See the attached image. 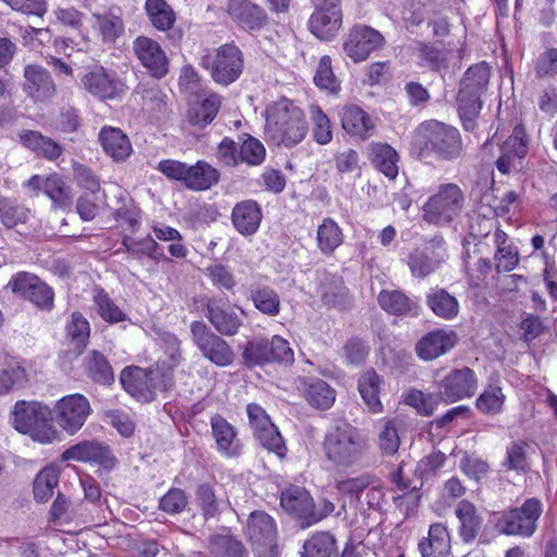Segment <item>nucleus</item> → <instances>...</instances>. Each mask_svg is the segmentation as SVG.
<instances>
[{
  "instance_id": "nucleus-51",
  "label": "nucleus",
  "mask_w": 557,
  "mask_h": 557,
  "mask_svg": "<svg viewBox=\"0 0 557 557\" xmlns=\"http://www.w3.org/2000/svg\"><path fill=\"white\" fill-rule=\"evenodd\" d=\"M211 557H247L242 542L228 535H216L210 542Z\"/></svg>"
},
{
  "instance_id": "nucleus-21",
  "label": "nucleus",
  "mask_w": 557,
  "mask_h": 557,
  "mask_svg": "<svg viewBox=\"0 0 557 557\" xmlns=\"http://www.w3.org/2000/svg\"><path fill=\"white\" fill-rule=\"evenodd\" d=\"M458 336L454 331L443 329L425 334L416 345V352L420 359L432 361L455 347Z\"/></svg>"
},
{
  "instance_id": "nucleus-58",
  "label": "nucleus",
  "mask_w": 557,
  "mask_h": 557,
  "mask_svg": "<svg viewBox=\"0 0 557 557\" xmlns=\"http://www.w3.org/2000/svg\"><path fill=\"white\" fill-rule=\"evenodd\" d=\"M505 394L502 387L496 385H488L484 392L476 399V408L485 414H496L500 412L504 403Z\"/></svg>"
},
{
  "instance_id": "nucleus-32",
  "label": "nucleus",
  "mask_w": 557,
  "mask_h": 557,
  "mask_svg": "<svg viewBox=\"0 0 557 557\" xmlns=\"http://www.w3.org/2000/svg\"><path fill=\"white\" fill-rule=\"evenodd\" d=\"M99 141L106 153L114 161L126 160L133 151L127 135L117 127H102L99 133Z\"/></svg>"
},
{
  "instance_id": "nucleus-13",
  "label": "nucleus",
  "mask_w": 557,
  "mask_h": 557,
  "mask_svg": "<svg viewBox=\"0 0 557 557\" xmlns=\"http://www.w3.org/2000/svg\"><path fill=\"white\" fill-rule=\"evenodd\" d=\"M205 307V317L216 333L223 336H234L239 332L243 319L228 300L215 297L207 298Z\"/></svg>"
},
{
  "instance_id": "nucleus-18",
  "label": "nucleus",
  "mask_w": 557,
  "mask_h": 557,
  "mask_svg": "<svg viewBox=\"0 0 557 557\" xmlns=\"http://www.w3.org/2000/svg\"><path fill=\"white\" fill-rule=\"evenodd\" d=\"M444 239L435 237L430 242V246L423 249H417L408 257V267L411 274L418 278H424L433 273L446 258L444 249Z\"/></svg>"
},
{
  "instance_id": "nucleus-52",
  "label": "nucleus",
  "mask_w": 557,
  "mask_h": 557,
  "mask_svg": "<svg viewBox=\"0 0 557 557\" xmlns=\"http://www.w3.org/2000/svg\"><path fill=\"white\" fill-rule=\"evenodd\" d=\"M322 301L329 307H342L345 305L348 296V289L345 287L342 277L332 275L321 285Z\"/></svg>"
},
{
  "instance_id": "nucleus-63",
  "label": "nucleus",
  "mask_w": 557,
  "mask_h": 557,
  "mask_svg": "<svg viewBox=\"0 0 557 557\" xmlns=\"http://www.w3.org/2000/svg\"><path fill=\"white\" fill-rule=\"evenodd\" d=\"M122 245L125 251L135 258H141L144 256L151 257L157 248V243L150 235L143 238H134L129 235H124L122 237Z\"/></svg>"
},
{
  "instance_id": "nucleus-61",
  "label": "nucleus",
  "mask_w": 557,
  "mask_h": 557,
  "mask_svg": "<svg viewBox=\"0 0 557 557\" xmlns=\"http://www.w3.org/2000/svg\"><path fill=\"white\" fill-rule=\"evenodd\" d=\"M419 59L432 71H441L447 67V52L431 44H419Z\"/></svg>"
},
{
  "instance_id": "nucleus-43",
  "label": "nucleus",
  "mask_w": 557,
  "mask_h": 557,
  "mask_svg": "<svg viewBox=\"0 0 557 557\" xmlns=\"http://www.w3.org/2000/svg\"><path fill=\"white\" fill-rule=\"evenodd\" d=\"M426 305L435 315L445 320L455 319L459 312L458 300L444 288L428 293Z\"/></svg>"
},
{
  "instance_id": "nucleus-20",
  "label": "nucleus",
  "mask_w": 557,
  "mask_h": 557,
  "mask_svg": "<svg viewBox=\"0 0 557 557\" xmlns=\"http://www.w3.org/2000/svg\"><path fill=\"white\" fill-rule=\"evenodd\" d=\"M144 9L154 29L168 33L174 44L181 41L183 32L175 28L176 13L165 0H146Z\"/></svg>"
},
{
  "instance_id": "nucleus-42",
  "label": "nucleus",
  "mask_w": 557,
  "mask_h": 557,
  "mask_svg": "<svg viewBox=\"0 0 557 557\" xmlns=\"http://www.w3.org/2000/svg\"><path fill=\"white\" fill-rule=\"evenodd\" d=\"M301 557H338L334 535L330 532H317L302 545Z\"/></svg>"
},
{
  "instance_id": "nucleus-34",
  "label": "nucleus",
  "mask_w": 557,
  "mask_h": 557,
  "mask_svg": "<svg viewBox=\"0 0 557 557\" xmlns=\"http://www.w3.org/2000/svg\"><path fill=\"white\" fill-rule=\"evenodd\" d=\"M300 391L308 404L320 410L331 408L336 398V392L321 379L304 380Z\"/></svg>"
},
{
  "instance_id": "nucleus-10",
  "label": "nucleus",
  "mask_w": 557,
  "mask_h": 557,
  "mask_svg": "<svg viewBox=\"0 0 557 557\" xmlns=\"http://www.w3.org/2000/svg\"><path fill=\"white\" fill-rule=\"evenodd\" d=\"M385 46L384 36L376 29L364 25L356 24L347 33L343 50L355 63L367 60L371 53Z\"/></svg>"
},
{
  "instance_id": "nucleus-15",
  "label": "nucleus",
  "mask_w": 557,
  "mask_h": 557,
  "mask_svg": "<svg viewBox=\"0 0 557 557\" xmlns=\"http://www.w3.org/2000/svg\"><path fill=\"white\" fill-rule=\"evenodd\" d=\"M81 83L85 90L102 100L117 98L126 91V85L117 74L103 66H96L86 72Z\"/></svg>"
},
{
  "instance_id": "nucleus-48",
  "label": "nucleus",
  "mask_w": 557,
  "mask_h": 557,
  "mask_svg": "<svg viewBox=\"0 0 557 557\" xmlns=\"http://www.w3.org/2000/svg\"><path fill=\"white\" fill-rule=\"evenodd\" d=\"M60 471L54 466L44 468L34 482V496L37 502L46 503L58 486Z\"/></svg>"
},
{
  "instance_id": "nucleus-5",
  "label": "nucleus",
  "mask_w": 557,
  "mask_h": 557,
  "mask_svg": "<svg viewBox=\"0 0 557 557\" xmlns=\"http://www.w3.org/2000/svg\"><path fill=\"white\" fill-rule=\"evenodd\" d=\"M199 64L214 83L226 87L243 74L244 54L235 44H224L215 49H205Z\"/></svg>"
},
{
  "instance_id": "nucleus-16",
  "label": "nucleus",
  "mask_w": 557,
  "mask_h": 557,
  "mask_svg": "<svg viewBox=\"0 0 557 557\" xmlns=\"http://www.w3.org/2000/svg\"><path fill=\"white\" fill-rule=\"evenodd\" d=\"M476 388L478 377L468 367L453 370L438 383L441 397L449 403L472 397Z\"/></svg>"
},
{
  "instance_id": "nucleus-46",
  "label": "nucleus",
  "mask_w": 557,
  "mask_h": 557,
  "mask_svg": "<svg viewBox=\"0 0 557 557\" xmlns=\"http://www.w3.org/2000/svg\"><path fill=\"white\" fill-rule=\"evenodd\" d=\"M480 95L472 94L459 89L457 96L458 112L462 121V125L467 131L474 127V120L482 109V100Z\"/></svg>"
},
{
  "instance_id": "nucleus-9",
  "label": "nucleus",
  "mask_w": 557,
  "mask_h": 557,
  "mask_svg": "<svg viewBox=\"0 0 557 557\" xmlns=\"http://www.w3.org/2000/svg\"><path fill=\"white\" fill-rule=\"evenodd\" d=\"M52 411L54 421L66 434L75 435L86 423L92 409L83 394H70L60 398Z\"/></svg>"
},
{
  "instance_id": "nucleus-23",
  "label": "nucleus",
  "mask_w": 557,
  "mask_h": 557,
  "mask_svg": "<svg viewBox=\"0 0 557 557\" xmlns=\"http://www.w3.org/2000/svg\"><path fill=\"white\" fill-rule=\"evenodd\" d=\"M24 90L35 101L50 100L57 91L50 73L40 65L29 64L24 69Z\"/></svg>"
},
{
  "instance_id": "nucleus-45",
  "label": "nucleus",
  "mask_w": 557,
  "mask_h": 557,
  "mask_svg": "<svg viewBox=\"0 0 557 557\" xmlns=\"http://www.w3.org/2000/svg\"><path fill=\"white\" fill-rule=\"evenodd\" d=\"M372 163L389 180H394L398 174V154L396 150L387 144H374L371 148Z\"/></svg>"
},
{
  "instance_id": "nucleus-19",
  "label": "nucleus",
  "mask_w": 557,
  "mask_h": 557,
  "mask_svg": "<svg viewBox=\"0 0 557 557\" xmlns=\"http://www.w3.org/2000/svg\"><path fill=\"white\" fill-rule=\"evenodd\" d=\"M61 460L95 462L104 468H112L115 463L110 448L96 441H83L69 447L62 453Z\"/></svg>"
},
{
  "instance_id": "nucleus-26",
  "label": "nucleus",
  "mask_w": 557,
  "mask_h": 557,
  "mask_svg": "<svg viewBox=\"0 0 557 557\" xmlns=\"http://www.w3.org/2000/svg\"><path fill=\"white\" fill-rule=\"evenodd\" d=\"M20 144L47 161H57L63 154V147L38 131L22 129L17 134Z\"/></svg>"
},
{
  "instance_id": "nucleus-39",
  "label": "nucleus",
  "mask_w": 557,
  "mask_h": 557,
  "mask_svg": "<svg viewBox=\"0 0 557 557\" xmlns=\"http://www.w3.org/2000/svg\"><path fill=\"white\" fill-rule=\"evenodd\" d=\"M382 380L374 370H367L358 380V389L361 398L371 413L383 411V405L380 400V389Z\"/></svg>"
},
{
  "instance_id": "nucleus-59",
  "label": "nucleus",
  "mask_w": 557,
  "mask_h": 557,
  "mask_svg": "<svg viewBox=\"0 0 557 557\" xmlns=\"http://www.w3.org/2000/svg\"><path fill=\"white\" fill-rule=\"evenodd\" d=\"M42 191L58 207L64 208L71 205L69 187L58 174H51L45 178V187Z\"/></svg>"
},
{
  "instance_id": "nucleus-64",
  "label": "nucleus",
  "mask_w": 557,
  "mask_h": 557,
  "mask_svg": "<svg viewBox=\"0 0 557 557\" xmlns=\"http://www.w3.org/2000/svg\"><path fill=\"white\" fill-rule=\"evenodd\" d=\"M66 333L76 347H85L89 338V322L78 312L71 315L66 325Z\"/></svg>"
},
{
  "instance_id": "nucleus-54",
  "label": "nucleus",
  "mask_w": 557,
  "mask_h": 557,
  "mask_svg": "<svg viewBox=\"0 0 557 557\" xmlns=\"http://www.w3.org/2000/svg\"><path fill=\"white\" fill-rule=\"evenodd\" d=\"M166 360H159L153 368L148 369L149 385L152 389V400L158 392H168L174 386L173 371L165 369Z\"/></svg>"
},
{
  "instance_id": "nucleus-12",
  "label": "nucleus",
  "mask_w": 557,
  "mask_h": 557,
  "mask_svg": "<svg viewBox=\"0 0 557 557\" xmlns=\"http://www.w3.org/2000/svg\"><path fill=\"white\" fill-rule=\"evenodd\" d=\"M132 50L150 76L161 79L169 73V58L153 38L144 35L136 37L132 44Z\"/></svg>"
},
{
  "instance_id": "nucleus-38",
  "label": "nucleus",
  "mask_w": 557,
  "mask_h": 557,
  "mask_svg": "<svg viewBox=\"0 0 557 557\" xmlns=\"http://www.w3.org/2000/svg\"><path fill=\"white\" fill-rule=\"evenodd\" d=\"M184 186L188 189L202 191L216 185L220 180L219 171L206 161L199 160L188 165Z\"/></svg>"
},
{
  "instance_id": "nucleus-4",
  "label": "nucleus",
  "mask_w": 557,
  "mask_h": 557,
  "mask_svg": "<svg viewBox=\"0 0 557 557\" xmlns=\"http://www.w3.org/2000/svg\"><path fill=\"white\" fill-rule=\"evenodd\" d=\"M12 425L40 444H51L59 437L52 423V411L40 401L18 400L12 411Z\"/></svg>"
},
{
  "instance_id": "nucleus-30",
  "label": "nucleus",
  "mask_w": 557,
  "mask_h": 557,
  "mask_svg": "<svg viewBox=\"0 0 557 557\" xmlns=\"http://www.w3.org/2000/svg\"><path fill=\"white\" fill-rule=\"evenodd\" d=\"M380 307L392 315H418L419 304L399 289H383L377 295Z\"/></svg>"
},
{
  "instance_id": "nucleus-41",
  "label": "nucleus",
  "mask_w": 557,
  "mask_h": 557,
  "mask_svg": "<svg viewBox=\"0 0 557 557\" xmlns=\"http://www.w3.org/2000/svg\"><path fill=\"white\" fill-rule=\"evenodd\" d=\"M220 107L221 96L215 92L206 94L200 102L189 108L187 119L194 126L203 127L214 120Z\"/></svg>"
},
{
  "instance_id": "nucleus-55",
  "label": "nucleus",
  "mask_w": 557,
  "mask_h": 557,
  "mask_svg": "<svg viewBox=\"0 0 557 557\" xmlns=\"http://www.w3.org/2000/svg\"><path fill=\"white\" fill-rule=\"evenodd\" d=\"M443 400L441 393L425 394L418 389H411L405 395V404L413 407L422 416H431L436 409L440 401Z\"/></svg>"
},
{
  "instance_id": "nucleus-24",
  "label": "nucleus",
  "mask_w": 557,
  "mask_h": 557,
  "mask_svg": "<svg viewBox=\"0 0 557 557\" xmlns=\"http://www.w3.org/2000/svg\"><path fill=\"white\" fill-rule=\"evenodd\" d=\"M210 426L218 451L226 458L238 457L243 445L237 436L236 429L220 414L211 418Z\"/></svg>"
},
{
  "instance_id": "nucleus-60",
  "label": "nucleus",
  "mask_w": 557,
  "mask_h": 557,
  "mask_svg": "<svg viewBox=\"0 0 557 557\" xmlns=\"http://www.w3.org/2000/svg\"><path fill=\"white\" fill-rule=\"evenodd\" d=\"M239 162L247 163L248 165H260L265 158V148L261 141L249 136L245 139L238 148Z\"/></svg>"
},
{
  "instance_id": "nucleus-7",
  "label": "nucleus",
  "mask_w": 557,
  "mask_h": 557,
  "mask_svg": "<svg viewBox=\"0 0 557 557\" xmlns=\"http://www.w3.org/2000/svg\"><path fill=\"white\" fill-rule=\"evenodd\" d=\"M543 512V504L537 498H528L520 507H512L500 512L495 528L499 534L507 536L531 537Z\"/></svg>"
},
{
  "instance_id": "nucleus-17",
  "label": "nucleus",
  "mask_w": 557,
  "mask_h": 557,
  "mask_svg": "<svg viewBox=\"0 0 557 557\" xmlns=\"http://www.w3.org/2000/svg\"><path fill=\"white\" fill-rule=\"evenodd\" d=\"M8 286L39 308H50L53 302V290L38 276L27 272L14 275Z\"/></svg>"
},
{
  "instance_id": "nucleus-50",
  "label": "nucleus",
  "mask_w": 557,
  "mask_h": 557,
  "mask_svg": "<svg viewBox=\"0 0 557 557\" xmlns=\"http://www.w3.org/2000/svg\"><path fill=\"white\" fill-rule=\"evenodd\" d=\"M94 304L98 314L108 323H119L126 320L125 312L103 290L97 289L94 295Z\"/></svg>"
},
{
  "instance_id": "nucleus-37",
  "label": "nucleus",
  "mask_w": 557,
  "mask_h": 557,
  "mask_svg": "<svg viewBox=\"0 0 557 557\" xmlns=\"http://www.w3.org/2000/svg\"><path fill=\"white\" fill-rule=\"evenodd\" d=\"M456 517L460 522L459 535L465 543H471L479 534L483 519L478 513L475 506L468 502L461 500L455 509Z\"/></svg>"
},
{
  "instance_id": "nucleus-47",
  "label": "nucleus",
  "mask_w": 557,
  "mask_h": 557,
  "mask_svg": "<svg viewBox=\"0 0 557 557\" xmlns=\"http://www.w3.org/2000/svg\"><path fill=\"white\" fill-rule=\"evenodd\" d=\"M86 369L89 377L99 384L110 385L114 382V374L107 358L99 351H91L87 357Z\"/></svg>"
},
{
  "instance_id": "nucleus-53",
  "label": "nucleus",
  "mask_w": 557,
  "mask_h": 557,
  "mask_svg": "<svg viewBox=\"0 0 557 557\" xmlns=\"http://www.w3.org/2000/svg\"><path fill=\"white\" fill-rule=\"evenodd\" d=\"M310 120L313 140L319 145L331 143L333 138L332 124L319 106L312 104L310 107Z\"/></svg>"
},
{
  "instance_id": "nucleus-62",
  "label": "nucleus",
  "mask_w": 557,
  "mask_h": 557,
  "mask_svg": "<svg viewBox=\"0 0 557 557\" xmlns=\"http://www.w3.org/2000/svg\"><path fill=\"white\" fill-rule=\"evenodd\" d=\"M243 358L248 367L270 363L269 341L256 339L246 345Z\"/></svg>"
},
{
  "instance_id": "nucleus-3",
  "label": "nucleus",
  "mask_w": 557,
  "mask_h": 557,
  "mask_svg": "<svg viewBox=\"0 0 557 557\" xmlns=\"http://www.w3.org/2000/svg\"><path fill=\"white\" fill-rule=\"evenodd\" d=\"M265 127L270 138L285 147L298 145L308 131L304 112L285 98L268 108Z\"/></svg>"
},
{
  "instance_id": "nucleus-25",
  "label": "nucleus",
  "mask_w": 557,
  "mask_h": 557,
  "mask_svg": "<svg viewBox=\"0 0 557 557\" xmlns=\"http://www.w3.org/2000/svg\"><path fill=\"white\" fill-rule=\"evenodd\" d=\"M263 214L260 205L252 199L237 202L231 213L233 227L243 236L256 234L260 227Z\"/></svg>"
},
{
  "instance_id": "nucleus-35",
  "label": "nucleus",
  "mask_w": 557,
  "mask_h": 557,
  "mask_svg": "<svg viewBox=\"0 0 557 557\" xmlns=\"http://www.w3.org/2000/svg\"><path fill=\"white\" fill-rule=\"evenodd\" d=\"M317 247L319 251L331 257L344 243V233L338 223L332 218H324L317 227Z\"/></svg>"
},
{
  "instance_id": "nucleus-40",
  "label": "nucleus",
  "mask_w": 557,
  "mask_h": 557,
  "mask_svg": "<svg viewBox=\"0 0 557 557\" xmlns=\"http://www.w3.org/2000/svg\"><path fill=\"white\" fill-rule=\"evenodd\" d=\"M308 27L320 40H330L342 27V12H313L309 17Z\"/></svg>"
},
{
  "instance_id": "nucleus-57",
  "label": "nucleus",
  "mask_w": 557,
  "mask_h": 557,
  "mask_svg": "<svg viewBox=\"0 0 557 557\" xmlns=\"http://www.w3.org/2000/svg\"><path fill=\"white\" fill-rule=\"evenodd\" d=\"M255 437L270 453H274L280 459L286 456L287 447L274 423L256 432Z\"/></svg>"
},
{
  "instance_id": "nucleus-2",
  "label": "nucleus",
  "mask_w": 557,
  "mask_h": 557,
  "mask_svg": "<svg viewBox=\"0 0 557 557\" xmlns=\"http://www.w3.org/2000/svg\"><path fill=\"white\" fill-rule=\"evenodd\" d=\"M413 147L421 159L434 156L440 160L451 161L461 156L462 140L456 127L430 120L417 127Z\"/></svg>"
},
{
  "instance_id": "nucleus-56",
  "label": "nucleus",
  "mask_w": 557,
  "mask_h": 557,
  "mask_svg": "<svg viewBox=\"0 0 557 557\" xmlns=\"http://www.w3.org/2000/svg\"><path fill=\"white\" fill-rule=\"evenodd\" d=\"M372 483H374V475L362 474L338 481L336 488L339 494L355 497L358 503L363 506L362 495Z\"/></svg>"
},
{
  "instance_id": "nucleus-14",
  "label": "nucleus",
  "mask_w": 557,
  "mask_h": 557,
  "mask_svg": "<svg viewBox=\"0 0 557 557\" xmlns=\"http://www.w3.org/2000/svg\"><path fill=\"white\" fill-rule=\"evenodd\" d=\"M282 508L295 516L302 528L310 527L322 519V516L315 511L313 498L309 492L300 486H289L281 494Z\"/></svg>"
},
{
  "instance_id": "nucleus-22",
  "label": "nucleus",
  "mask_w": 557,
  "mask_h": 557,
  "mask_svg": "<svg viewBox=\"0 0 557 557\" xmlns=\"http://www.w3.org/2000/svg\"><path fill=\"white\" fill-rule=\"evenodd\" d=\"M499 156L495 162L497 170L503 174H508L515 166L517 160L522 159L528 152V140L525 131L518 125L512 134L498 146Z\"/></svg>"
},
{
  "instance_id": "nucleus-49",
  "label": "nucleus",
  "mask_w": 557,
  "mask_h": 557,
  "mask_svg": "<svg viewBox=\"0 0 557 557\" xmlns=\"http://www.w3.org/2000/svg\"><path fill=\"white\" fill-rule=\"evenodd\" d=\"M250 299L252 300L255 308L263 314L276 317L280 313V296L274 289L268 286L258 287L251 290Z\"/></svg>"
},
{
  "instance_id": "nucleus-28",
  "label": "nucleus",
  "mask_w": 557,
  "mask_h": 557,
  "mask_svg": "<svg viewBox=\"0 0 557 557\" xmlns=\"http://www.w3.org/2000/svg\"><path fill=\"white\" fill-rule=\"evenodd\" d=\"M344 131L352 137L366 139L373 135L374 123L367 112L356 104L345 106L341 112Z\"/></svg>"
},
{
  "instance_id": "nucleus-8",
  "label": "nucleus",
  "mask_w": 557,
  "mask_h": 557,
  "mask_svg": "<svg viewBox=\"0 0 557 557\" xmlns=\"http://www.w3.org/2000/svg\"><path fill=\"white\" fill-rule=\"evenodd\" d=\"M190 333L195 346L210 362L216 367H227L234 362L235 354L232 347L205 322L193 321Z\"/></svg>"
},
{
  "instance_id": "nucleus-36",
  "label": "nucleus",
  "mask_w": 557,
  "mask_h": 557,
  "mask_svg": "<svg viewBox=\"0 0 557 557\" xmlns=\"http://www.w3.org/2000/svg\"><path fill=\"white\" fill-rule=\"evenodd\" d=\"M533 453V443L523 440L513 441L506 448L503 467L508 471L524 474L531 469L530 457Z\"/></svg>"
},
{
  "instance_id": "nucleus-11",
  "label": "nucleus",
  "mask_w": 557,
  "mask_h": 557,
  "mask_svg": "<svg viewBox=\"0 0 557 557\" xmlns=\"http://www.w3.org/2000/svg\"><path fill=\"white\" fill-rule=\"evenodd\" d=\"M247 533L258 557H277L276 525L264 511H253L247 521Z\"/></svg>"
},
{
  "instance_id": "nucleus-29",
  "label": "nucleus",
  "mask_w": 557,
  "mask_h": 557,
  "mask_svg": "<svg viewBox=\"0 0 557 557\" xmlns=\"http://www.w3.org/2000/svg\"><path fill=\"white\" fill-rule=\"evenodd\" d=\"M120 382L123 388L137 400L143 403L152 401L148 369L127 367L121 372Z\"/></svg>"
},
{
  "instance_id": "nucleus-33",
  "label": "nucleus",
  "mask_w": 557,
  "mask_h": 557,
  "mask_svg": "<svg viewBox=\"0 0 557 557\" xmlns=\"http://www.w3.org/2000/svg\"><path fill=\"white\" fill-rule=\"evenodd\" d=\"M422 557H447L450 553V536L442 523H433L429 528L428 537L419 543Z\"/></svg>"
},
{
  "instance_id": "nucleus-1",
  "label": "nucleus",
  "mask_w": 557,
  "mask_h": 557,
  "mask_svg": "<svg viewBox=\"0 0 557 557\" xmlns=\"http://www.w3.org/2000/svg\"><path fill=\"white\" fill-rule=\"evenodd\" d=\"M322 448L326 460L332 466L348 469L364 458L369 443L358 428L346 421H339L326 431Z\"/></svg>"
},
{
  "instance_id": "nucleus-6",
  "label": "nucleus",
  "mask_w": 557,
  "mask_h": 557,
  "mask_svg": "<svg viewBox=\"0 0 557 557\" xmlns=\"http://www.w3.org/2000/svg\"><path fill=\"white\" fill-rule=\"evenodd\" d=\"M465 202V194L457 184H442L422 206V218L430 224L448 226L460 216Z\"/></svg>"
},
{
  "instance_id": "nucleus-44",
  "label": "nucleus",
  "mask_w": 557,
  "mask_h": 557,
  "mask_svg": "<svg viewBox=\"0 0 557 557\" xmlns=\"http://www.w3.org/2000/svg\"><path fill=\"white\" fill-rule=\"evenodd\" d=\"M490 76V66L485 62L474 64L463 74L459 89L483 96L487 90Z\"/></svg>"
},
{
  "instance_id": "nucleus-31",
  "label": "nucleus",
  "mask_w": 557,
  "mask_h": 557,
  "mask_svg": "<svg viewBox=\"0 0 557 557\" xmlns=\"http://www.w3.org/2000/svg\"><path fill=\"white\" fill-rule=\"evenodd\" d=\"M228 13L242 27L258 30L267 23L265 12L258 5L246 0H232Z\"/></svg>"
},
{
  "instance_id": "nucleus-27",
  "label": "nucleus",
  "mask_w": 557,
  "mask_h": 557,
  "mask_svg": "<svg viewBox=\"0 0 557 557\" xmlns=\"http://www.w3.org/2000/svg\"><path fill=\"white\" fill-rule=\"evenodd\" d=\"M92 28L103 44L113 45L124 34L125 24L120 9L92 14Z\"/></svg>"
}]
</instances>
